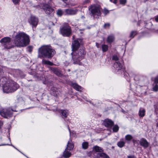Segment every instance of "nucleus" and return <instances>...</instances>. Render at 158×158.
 Instances as JSON below:
<instances>
[{
  "instance_id": "nucleus-34",
  "label": "nucleus",
  "mask_w": 158,
  "mask_h": 158,
  "mask_svg": "<svg viewBox=\"0 0 158 158\" xmlns=\"http://www.w3.org/2000/svg\"><path fill=\"white\" fill-rule=\"evenodd\" d=\"M120 3L121 4L125 5L127 2V0H119Z\"/></svg>"
},
{
  "instance_id": "nucleus-12",
  "label": "nucleus",
  "mask_w": 158,
  "mask_h": 158,
  "mask_svg": "<svg viewBox=\"0 0 158 158\" xmlns=\"http://www.w3.org/2000/svg\"><path fill=\"white\" fill-rule=\"evenodd\" d=\"M104 124L106 127H111L113 125L114 122L111 120L107 119L104 121Z\"/></svg>"
},
{
  "instance_id": "nucleus-48",
  "label": "nucleus",
  "mask_w": 158,
  "mask_h": 158,
  "mask_svg": "<svg viewBox=\"0 0 158 158\" xmlns=\"http://www.w3.org/2000/svg\"><path fill=\"white\" fill-rule=\"evenodd\" d=\"M64 64H65V65H66V66H67L69 64V62H67V61H65L64 63Z\"/></svg>"
},
{
  "instance_id": "nucleus-10",
  "label": "nucleus",
  "mask_w": 158,
  "mask_h": 158,
  "mask_svg": "<svg viewBox=\"0 0 158 158\" xmlns=\"http://www.w3.org/2000/svg\"><path fill=\"white\" fill-rule=\"evenodd\" d=\"M81 39H78V40H75L72 43V50L73 51H76L80 46L79 42H81Z\"/></svg>"
},
{
  "instance_id": "nucleus-61",
  "label": "nucleus",
  "mask_w": 158,
  "mask_h": 158,
  "mask_svg": "<svg viewBox=\"0 0 158 158\" xmlns=\"http://www.w3.org/2000/svg\"><path fill=\"white\" fill-rule=\"evenodd\" d=\"M17 150L18 151H19V152H20V153H21V152H20V151H19L18 149H17Z\"/></svg>"
},
{
  "instance_id": "nucleus-28",
  "label": "nucleus",
  "mask_w": 158,
  "mask_h": 158,
  "mask_svg": "<svg viewBox=\"0 0 158 158\" xmlns=\"http://www.w3.org/2000/svg\"><path fill=\"white\" fill-rule=\"evenodd\" d=\"M56 53L55 50L51 48L50 46V57L53 56Z\"/></svg>"
},
{
  "instance_id": "nucleus-30",
  "label": "nucleus",
  "mask_w": 158,
  "mask_h": 158,
  "mask_svg": "<svg viewBox=\"0 0 158 158\" xmlns=\"http://www.w3.org/2000/svg\"><path fill=\"white\" fill-rule=\"evenodd\" d=\"M137 34V32L136 31H132L131 33L130 37L132 38H133Z\"/></svg>"
},
{
  "instance_id": "nucleus-38",
  "label": "nucleus",
  "mask_w": 158,
  "mask_h": 158,
  "mask_svg": "<svg viewBox=\"0 0 158 158\" xmlns=\"http://www.w3.org/2000/svg\"><path fill=\"white\" fill-rule=\"evenodd\" d=\"M109 12V11L106 9H105L104 10V13L105 15H106V14H108Z\"/></svg>"
},
{
  "instance_id": "nucleus-62",
  "label": "nucleus",
  "mask_w": 158,
  "mask_h": 158,
  "mask_svg": "<svg viewBox=\"0 0 158 158\" xmlns=\"http://www.w3.org/2000/svg\"><path fill=\"white\" fill-rule=\"evenodd\" d=\"M17 150L18 151H19V152H20V153H21V152H20V151H19L18 149H17Z\"/></svg>"
},
{
  "instance_id": "nucleus-16",
  "label": "nucleus",
  "mask_w": 158,
  "mask_h": 158,
  "mask_svg": "<svg viewBox=\"0 0 158 158\" xmlns=\"http://www.w3.org/2000/svg\"><path fill=\"white\" fill-rule=\"evenodd\" d=\"M93 150L94 152H96L101 153L103 152H102L103 151V148L97 146H94L93 147Z\"/></svg>"
},
{
  "instance_id": "nucleus-9",
  "label": "nucleus",
  "mask_w": 158,
  "mask_h": 158,
  "mask_svg": "<svg viewBox=\"0 0 158 158\" xmlns=\"http://www.w3.org/2000/svg\"><path fill=\"white\" fill-rule=\"evenodd\" d=\"M78 10L73 8H68L64 10V15H74L77 14Z\"/></svg>"
},
{
  "instance_id": "nucleus-64",
  "label": "nucleus",
  "mask_w": 158,
  "mask_h": 158,
  "mask_svg": "<svg viewBox=\"0 0 158 158\" xmlns=\"http://www.w3.org/2000/svg\"><path fill=\"white\" fill-rule=\"evenodd\" d=\"M69 71H70V69H69Z\"/></svg>"
},
{
  "instance_id": "nucleus-47",
  "label": "nucleus",
  "mask_w": 158,
  "mask_h": 158,
  "mask_svg": "<svg viewBox=\"0 0 158 158\" xmlns=\"http://www.w3.org/2000/svg\"><path fill=\"white\" fill-rule=\"evenodd\" d=\"M52 12L53 13L54 12V9L50 7V12Z\"/></svg>"
},
{
  "instance_id": "nucleus-46",
  "label": "nucleus",
  "mask_w": 158,
  "mask_h": 158,
  "mask_svg": "<svg viewBox=\"0 0 158 158\" xmlns=\"http://www.w3.org/2000/svg\"><path fill=\"white\" fill-rule=\"evenodd\" d=\"M128 158H135L134 156H127Z\"/></svg>"
},
{
  "instance_id": "nucleus-37",
  "label": "nucleus",
  "mask_w": 158,
  "mask_h": 158,
  "mask_svg": "<svg viewBox=\"0 0 158 158\" xmlns=\"http://www.w3.org/2000/svg\"><path fill=\"white\" fill-rule=\"evenodd\" d=\"M6 78L5 77H2L1 78L0 80V81L2 82H4L6 81Z\"/></svg>"
},
{
  "instance_id": "nucleus-50",
  "label": "nucleus",
  "mask_w": 158,
  "mask_h": 158,
  "mask_svg": "<svg viewBox=\"0 0 158 158\" xmlns=\"http://www.w3.org/2000/svg\"><path fill=\"white\" fill-rule=\"evenodd\" d=\"M155 20L156 22H158V15L156 16L155 18Z\"/></svg>"
},
{
  "instance_id": "nucleus-6",
  "label": "nucleus",
  "mask_w": 158,
  "mask_h": 158,
  "mask_svg": "<svg viewBox=\"0 0 158 158\" xmlns=\"http://www.w3.org/2000/svg\"><path fill=\"white\" fill-rule=\"evenodd\" d=\"M88 10L89 13L91 16L94 17L95 15L99 16L101 15L100 7L98 5H92L89 6Z\"/></svg>"
},
{
  "instance_id": "nucleus-57",
  "label": "nucleus",
  "mask_w": 158,
  "mask_h": 158,
  "mask_svg": "<svg viewBox=\"0 0 158 158\" xmlns=\"http://www.w3.org/2000/svg\"><path fill=\"white\" fill-rule=\"evenodd\" d=\"M52 24L53 25H55V24L52 22Z\"/></svg>"
},
{
  "instance_id": "nucleus-2",
  "label": "nucleus",
  "mask_w": 158,
  "mask_h": 158,
  "mask_svg": "<svg viewBox=\"0 0 158 158\" xmlns=\"http://www.w3.org/2000/svg\"><path fill=\"white\" fill-rule=\"evenodd\" d=\"M19 87V85L12 80H9L6 81L2 85L4 93H11L16 91Z\"/></svg>"
},
{
  "instance_id": "nucleus-40",
  "label": "nucleus",
  "mask_w": 158,
  "mask_h": 158,
  "mask_svg": "<svg viewBox=\"0 0 158 158\" xmlns=\"http://www.w3.org/2000/svg\"><path fill=\"white\" fill-rule=\"evenodd\" d=\"M44 63L45 64H47L48 65L49 64V61L48 60H43Z\"/></svg>"
},
{
  "instance_id": "nucleus-41",
  "label": "nucleus",
  "mask_w": 158,
  "mask_h": 158,
  "mask_svg": "<svg viewBox=\"0 0 158 158\" xmlns=\"http://www.w3.org/2000/svg\"><path fill=\"white\" fill-rule=\"evenodd\" d=\"M4 73L2 69L0 67V77Z\"/></svg>"
},
{
  "instance_id": "nucleus-49",
  "label": "nucleus",
  "mask_w": 158,
  "mask_h": 158,
  "mask_svg": "<svg viewBox=\"0 0 158 158\" xmlns=\"http://www.w3.org/2000/svg\"><path fill=\"white\" fill-rule=\"evenodd\" d=\"M3 124V123L2 121L0 120V128Z\"/></svg>"
},
{
  "instance_id": "nucleus-55",
  "label": "nucleus",
  "mask_w": 158,
  "mask_h": 158,
  "mask_svg": "<svg viewBox=\"0 0 158 158\" xmlns=\"http://www.w3.org/2000/svg\"><path fill=\"white\" fill-rule=\"evenodd\" d=\"M53 63L50 62V66L52 65H53Z\"/></svg>"
},
{
  "instance_id": "nucleus-8",
  "label": "nucleus",
  "mask_w": 158,
  "mask_h": 158,
  "mask_svg": "<svg viewBox=\"0 0 158 158\" xmlns=\"http://www.w3.org/2000/svg\"><path fill=\"white\" fill-rule=\"evenodd\" d=\"M10 41L11 38L8 37H4L0 40V43L2 46L6 49H10L11 48V45L10 44Z\"/></svg>"
},
{
  "instance_id": "nucleus-39",
  "label": "nucleus",
  "mask_w": 158,
  "mask_h": 158,
  "mask_svg": "<svg viewBox=\"0 0 158 158\" xmlns=\"http://www.w3.org/2000/svg\"><path fill=\"white\" fill-rule=\"evenodd\" d=\"M13 2L15 4H18L20 2V0H12Z\"/></svg>"
},
{
  "instance_id": "nucleus-18",
  "label": "nucleus",
  "mask_w": 158,
  "mask_h": 158,
  "mask_svg": "<svg viewBox=\"0 0 158 158\" xmlns=\"http://www.w3.org/2000/svg\"><path fill=\"white\" fill-rule=\"evenodd\" d=\"M69 150L65 149L64 151L63 152L62 156L64 158H67L70 157L71 155V153L69 152Z\"/></svg>"
},
{
  "instance_id": "nucleus-5",
  "label": "nucleus",
  "mask_w": 158,
  "mask_h": 158,
  "mask_svg": "<svg viewBox=\"0 0 158 158\" xmlns=\"http://www.w3.org/2000/svg\"><path fill=\"white\" fill-rule=\"evenodd\" d=\"M60 32L63 36L69 37L72 33L71 27L68 24L66 23L60 28Z\"/></svg>"
},
{
  "instance_id": "nucleus-59",
  "label": "nucleus",
  "mask_w": 158,
  "mask_h": 158,
  "mask_svg": "<svg viewBox=\"0 0 158 158\" xmlns=\"http://www.w3.org/2000/svg\"><path fill=\"white\" fill-rule=\"evenodd\" d=\"M74 36H73V39H74Z\"/></svg>"
},
{
  "instance_id": "nucleus-22",
  "label": "nucleus",
  "mask_w": 158,
  "mask_h": 158,
  "mask_svg": "<svg viewBox=\"0 0 158 158\" xmlns=\"http://www.w3.org/2000/svg\"><path fill=\"white\" fill-rule=\"evenodd\" d=\"M97 156L101 158H109V157L107 154L103 152L98 153L97 154Z\"/></svg>"
},
{
  "instance_id": "nucleus-33",
  "label": "nucleus",
  "mask_w": 158,
  "mask_h": 158,
  "mask_svg": "<svg viewBox=\"0 0 158 158\" xmlns=\"http://www.w3.org/2000/svg\"><path fill=\"white\" fill-rule=\"evenodd\" d=\"M112 59L113 60H115L116 61H117L118 60V57L116 55L113 56Z\"/></svg>"
},
{
  "instance_id": "nucleus-52",
  "label": "nucleus",
  "mask_w": 158,
  "mask_h": 158,
  "mask_svg": "<svg viewBox=\"0 0 158 158\" xmlns=\"http://www.w3.org/2000/svg\"><path fill=\"white\" fill-rule=\"evenodd\" d=\"M85 30L84 29H80L79 31H83Z\"/></svg>"
},
{
  "instance_id": "nucleus-29",
  "label": "nucleus",
  "mask_w": 158,
  "mask_h": 158,
  "mask_svg": "<svg viewBox=\"0 0 158 158\" xmlns=\"http://www.w3.org/2000/svg\"><path fill=\"white\" fill-rule=\"evenodd\" d=\"M108 48V45L105 44H103L102 45V50L103 52H105L107 51Z\"/></svg>"
},
{
  "instance_id": "nucleus-35",
  "label": "nucleus",
  "mask_w": 158,
  "mask_h": 158,
  "mask_svg": "<svg viewBox=\"0 0 158 158\" xmlns=\"http://www.w3.org/2000/svg\"><path fill=\"white\" fill-rule=\"evenodd\" d=\"M110 24L109 23H105L103 26V27L104 28H108L110 27Z\"/></svg>"
},
{
  "instance_id": "nucleus-14",
  "label": "nucleus",
  "mask_w": 158,
  "mask_h": 158,
  "mask_svg": "<svg viewBox=\"0 0 158 158\" xmlns=\"http://www.w3.org/2000/svg\"><path fill=\"white\" fill-rule=\"evenodd\" d=\"M30 22L32 25L35 26L37 24L38 19L35 16H32L30 17Z\"/></svg>"
},
{
  "instance_id": "nucleus-20",
  "label": "nucleus",
  "mask_w": 158,
  "mask_h": 158,
  "mask_svg": "<svg viewBox=\"0 0 158 158\" xmlns=\"http://www.w3.org/2000/svg\"><path fill=\"white\" fill-rule=\"evenodd\" d=\"M71 142L72 141L71 140H70L68 141L66 149L69 151L73 149V145L72 143H71Z\"/></svg>"
},
{
  "instance_id": "nucleus-54",
  "label": "nucleus",
  "mask_w": 158,
  "mask_h": 158,
  "mask_svg": "<svg viewBox=\"0 0 158 158\" xmlns=\"http://www.w3.org/2000/svg\"><path fill=\"white\" fill-rule=\"evenodd\" d=\"M10 145L12 146L13 147H14L16 149H17L14 145H12V144H11Z\"/></svg>"
},
{
  "instance_id": "nucleus-36",
  "label": "nucleus",
  "mask_w": 158,
  "mask_h": 158,
  "mask_svg": "<svg viewBox=\"0 0 158 158\" xmlns=\"http://www.w3.org/2000/svg\"><path fill=\"white\" fill-rule=\"evenodd\" d=\"M153 90L155 91H157L158 90V85H155L153 88Z\"/></svg>"
},
{
  "instance_id": "nucleus-19",
  "label": "nucleus",
  "mask_w": 158,
  "mask_h": 158,
  "mask_svg": "<svg viewBox=\"0 0 158 158\" xmlns=\"http://www.w3.org/2000/svg\"><path fill=\"white\" fill-rule=\"evenodd\" d=\"M71 86L73 88L77 91H81V89H82V87L76 83H72Z\"/></svg>"
},
{
  "instance_id": "nucleus-11",
  "label": "nucleus",
  "mask_w": 158,
  "mask_h": 158,
  "mask_svg": "<svg viewBox=\"0 0 158 158\" xmlns=\"http://www.w3.org/2000/svg\"><path fill=\"white\" fill-rule=\"evenodd\" d=\"M50 70L58 77H61L63 76L62 71L57 68L50 67Z\"/></svg>"
},
{
  "instance_id": "nucleus-21",
  "label": "nucleus",
  "mask_w": 158,
  "mask_h": 158,
  "mask_svg": "<svg viewBox=\"0 0 158 158\" xmlns=\"http://www.w3.org/2000/svg\"><path fill=\"white\" fill-rule=\"evenodd\" d=\"M43 8L46 14H48L49 13V6L48 4H44Z\"/></svg>"
},
{
  "instance_id": "nucleus-32",
  "label": "nucleus",
  "mask_w": 158,
  "mask_h": 158,
  "mask_svg": "<svg viewBox=\"0 0 158 158\" xmlns=\"http://www.w3.org/2000/svg\"><path fill=\"white\" fill-rule=\"evenodd\" d=\"M119 127L118 125H115L113 128V131L114 132H117L118 130Z\"/></svg>"
},
{
  "instance_id": "nucleus-63",
  "label": "nucleus",
  "mask_w": 158,
  "mask_h": 158,
  "mask_svg": "<svg viewBox=\"0 0 158 158\" xmlns=\"http://www.w3.org/2000/svg\"><path fill=\"white\" fill-rule=\"evenodd\" d=\"M56 21H57V20L56 19V20H55V23H56Z\"/></svg>"
},
{
  "instance_id": "nucleus-53",
  "label": "nucleus",
  "mask_w": 158,
  "mask_h": 158,
  "mask_svg": "<svg viewBox=\"0 0 158 158\" xmlns=\"http://www.w3.org/2000/svg\"><path fill=\"white\" fill-rule=\"evenodd\" d=\"M96 45L98 48H99V45L97 43H96Z\"/></svg>"
},
{
  "instance_id": "nucleus-24",
  "label": "nucleus",
  "mask_w": 158,
  "mask_h": 158,
  "mask_svg": "<svg viewBox=\"0 0 158 158\" xmlns=\"http://www.w3.org/2000/svg\"><path fill=\"white\" fill-rule=\"evenodd\" d=\"M56 14L59 16H61L63 15H64V10H63L60 9L58 10Z\"/></svg>"
},
{
  "instance_id": "nucleus-3",
  "label": "nucleus",
  "mask_w": 158,
  "mask_h": 158,
  "mask_svg": "<svg viewBox=\"0 0 158 158\" xmlns=\"http://www.w3.org/2000/svg\"><path fill=\"white\" fill-rule=\"evenodd\" d=\"M71 61L74 64H80V62L83 58L85 52L83 49H80L77 51H73L71 53Z\"/></svg>"
},
{
  "instance_id": "nucleus-31",
  "label": "nucleus",
  "mask_w": 158,
  "mask_h": 158,
  "mask_svg": "<svg viewBox=\"0 0 158 158\" xmlns=\"http://www.w3.org/2000/svg\"><path fill=\"white\" fill-rule=\"evenodd\" d=\"M132 138V136L130 135H127L125 136V139L127 141H130Z\"/></svg>"
},
{
  "instance_id": "nucleus-44",
  "label": "nucleus",
  "mask_w": 158,
  "mask_h": 158,
  "mask_svg": "<svg viewBox=\"0 0 158 158\" xmlns=\"http://www.w3.org/2000/svg\"><path fill=\"white\" fill-rule=\"evenodd\" d=\"M155 83H158V76L155 78Z\"/></svg>"
},
{
  "instance_id": "nucleus-15",
  "label": "nucleus",
  "mask_w": 158,
  "mask_h": 158,
  "mask_svg": "<svg viewBox=\"0 0 158 158\" xmlns=\"http://www.w3.org/2000/svg\"><path fill=\"white\" fill-rule=\"evenodd\" d=\"M122 66L123 65L122 63L119 61H116L114 64V67L117 71L121 70L122 68Z\"/></svg>"
},
{
  "instance_id": "nucleus-58",
  "label": "nucleus",
  "mask_w": 158,
  "mask_h": 158,
  "mask_svg": "<svg viewBox=\"0 0 158 158\" xmlns=\"http://www.w3.org/2000/svg\"><path fill=\"white\" fill-rule=\"evenodd\" d=\"M69 131L70 132V129L69 128Z\"/></svg>"
},
{
  "instance_id": "nucleus-45",
  "label": "nucleus",
  "mask_w": 158,
  "mask_h": 158,
  "mask_svg": "<svg viewBox=\"0 0 158 158\" xmlns=\"http://www.w3.org/2000/svg\"><path fill=\"white\" fill-rule=\"evenodd\" d=\"M90 1V0H85L84 2V3L86 4L89 3Z\"/></svg>"
},
{
  "instance_id": "nucleus-4",
  "label": "nucleus",
  "mask_w": 158,
  "mask_h": 158,
  "mask_svg": "<svg viewBox=\"0 0 158 158\" xmlns=\"http://www.w3.org/2000/svg\"><path fill=\"white\" fill-rule=\"evenodd\" d=\"M38 57L39 58H49V46L44 45L38 49Z\"/></svg>"
},
{
  "instance_id": "nucleus-13",
  "label": "nucleus",
  "mask_w": 158,
  "mask_h": 158,
  "mask_svg": "<svg viewBox=\"0 0 158 158\" xmlns=\"http://www.w3.org/2000/svg\"><path fill=\"white\" fill-rule=\"evenodd\" d=\"M140 145L144 148H147L149 146V143L147 140L144 139H142L139 141Z\"/></svg>"
},
{
  "instance_id": "nucleus-7",
  "label": "nucleus",
  "mask_w": 158,
  "mask_h": 158,
  "mask_svg": "<svg viewBox=\"0 0 158 158\" xmlns=\"http://www.w3.org/2000/svg\"><path fill=\"white\" fill-rule=\"evenodd\" d=\"M13 111H16V110H14L10 108H4L0 111V114L3 118H7L12 116Z\"/></svg>"
},
{
  "instance_id": "nucleus-17",
  "label": "nucleus",
  "mask_w": 158,
  "mask_h": 158,
  "mask_svg": "<svg viewBox=\"0 0 158 158\" xmlns=\"http://www.w3.org/2000/svg\"><path fill=\"white\" fill-rule=\"evenodd\" d=\"M59 112L62 115V118H65L67 117L68 114V110H61Z\"/></svg>"
},
{
  "instance_id": "nucleus-42",
  "label": "nucleus",
  "mask_w": 158,
  "mask_h": 158,
  "mask_svg": "<svg viewBox=\"0 0 158 158\" xmlns=\"http://www.w3.org/2000/svg\"><path fill=\"white\" fill-rule=\"evenodd\" d=\"M28 48L29 49L28 51L30 52H31L32 50V47L31 46H29L28 47Z\"/></svg>"
},
{
  "instance_id": "nucleus-60",
  "label": "nucleus",
  "mask_w": 158,
  "mask_h": 158,
  "mask_svg": "<svg viewBox=\"0 0 158 158\" xmlns=\"http://www.w3.org/2000/svg\"><path fill=\"white\" fill-rule=\"evenodd\" d=\"M17 150L18 151H19V152H20V153H21V152H20V151H19L18 149H17Z\"/></svg>"
},
{
  "instance_id": "nucleus-25",
  "label": "nucleus",
  "mask_w": 158,
  "mask_h": 158,
  "mask_svg": "<svg viewBox=\"0 0 158 158\" xmlns=\"http://www.w3.org/2000/svg\"><path fill=\"white\" fill-rule=\"evenodd\" d=\"M88 143L87 142H83L82 143V148L83 149H86L88 148Z\"/></svg>"
},
{
  "instance_id": "nucleus-26",
  "label": "nucleus",
  "mask_w": 158,
  "mask_h": 158,
  "mask_svg": "<svg viewBox=\"0 0 158 158\" xmlns=\"http://www.w3.org/2000/svg\"><path fill=\"white\" fill-rule=\"evenodd\" d=\"M114 40V37L111 35L108 36L107 39V41L109 43H112Z\"/></svg>"
},
{
  "instance_id": "nucleus-1",
  "label": "nucleus",
  "mask_w": 158,
  "mask_h": 158,
  "mask_svg": "<svg viewBox=\"0 0 158 158\" xmlns=\"http://www.w3.org/2000/svg\"><path fill=\"white\" fill-rule=\"evenodd\" d=\"M29 36L23 32H20L15 35L14 43L18 47H24L29 44L30 42Z\"/></svg>"
},
{
  "instance_id": "nucleus-27",
  "label": "nucleus",
  "mask_w": 158,
  "mask_h": 158,
  "mask_svg": "<svg viewBox=\"0 0 158 158\" xmlns=\"http://www.w3.org/2000/svg\"><path fill=\"white\" fill-rule=\"evenodd\" d=\"M125 142L123 141H120L117 143L118 146L120 148H122L124 146Z\"/></svg>"
},
{
  "instance_id": "nucleus-23",
  "label": "nucleus",
  "mask_w": 158,
  "mask_h": 158,
  "mask_svg": "<svg viewBox=\"0 0 158 158\" xmlns=\"http://www.w3.org/2000/svg\"><path fill=\"white\" fill-rule=\"evenodd\" d=\"M145 110L144 109L140 108L139 112V116L141 117H143L145 115Z\"/></svg>"
},
{
  "instance_id": "nucleus-56",
  "label": "nucleus",
  "mask_w": 158,
  "mask_h": 158,
  "mask_svg": "<svg viewBox=\"0 0 158 158\" xmlns=\"http://www.w3.org/2000/svg\"><path fill=\"white\" fill-rule=\"evenodd\" d=\"M68 0H62V1L64 2H65V1H67Z\"/></svg>"
},
{
  "instance_id": "nucleus-51",
  "label": "nucleus",
  "mask_w": 158,
  "mask_h": 158,
  "mask_svg": "<svg viewBox=\"0 0 158 158\" xmlns=\"http://www.w3.org/2000/svg\"><path fill=\"white\" fill-rule=\"evenodd\" d=\"M157 123H156V126L158 127V119H157L156 121Z\"/></svg>"
},
{
  "instance_id": "nucleus-43",
  "label": "nucleus",
  "mask_w": 158,
  "mask_h": 158,
  "mask_svg": "<svg viewBox=\"0 0 158 158\" xmlns=\"http://www.w3.org/2000/svg\"><path fill=\"white\" fill-rule=\"evenodd\" d=\"M110 1L114 4H116L117 3V0H110Z\"/></svg>"
}]
</instances>
